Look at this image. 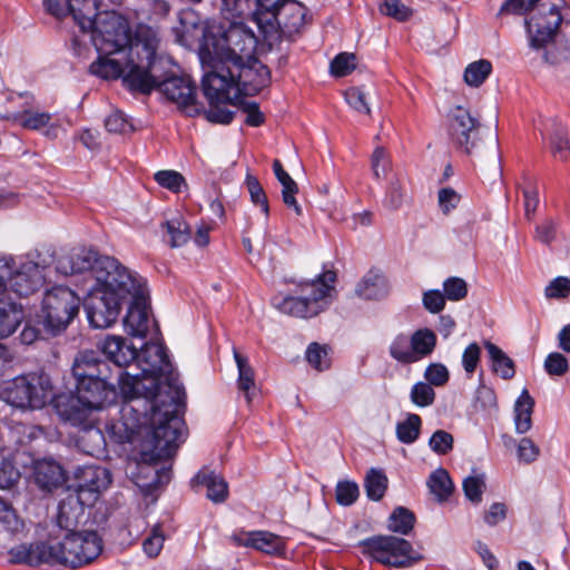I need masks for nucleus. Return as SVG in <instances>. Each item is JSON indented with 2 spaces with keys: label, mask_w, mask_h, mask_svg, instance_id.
I'll return each mask as SVG.
<instances>
[{
  "label": "nucleus",
  "mask_w": 570,
  "mask_h": 570,
  "mask_svg": "<svg viewBox=\"0 0 570 570\" xmlns=\"http://www.w3.org/2000/svg\"><path fill=\"white\" fill-rule=\"evenodd\" d=\"M79 308L80 298L72 289L55 286L46 291L38 316L46 331L56 335L69 326Z\"/></svg>",
  "instance_id": "nucleus-10"
},
{
  "label": "nucleus",
  "mask_w": 570,
  "mask_h": 570,
  "mask_svg": "<svg viewBox=\"0 0 570 570\" xmlns=\"http://www.w3.org/2000/svg\"><path fill=\"white\" fill-rule=\"evenodd\" d=\"M492 71L489 60L480 59L469 63L464 70V81L471 87L481 86Z\"/></svg>",
  "instance_id": "nucleus-45"
},
{
  "label": "nucleus",
  "mask_w": 570,
  "mask_h": 570,
  "mask_svg": "<svg viewBox=\"0 0 570 570\" xmlns=\"http://www.w3.org/2000/svg\"><path fill=\"white\" fill-rule=\"evenodd\" d=\"M387 488V478L381 471L376 469H372L368 471L365 479V489L367 497L371 500H380L384 495Z\"/></svg>",
  "instance_id": "nucleus-48"
},
{
  "label": "nucleus",
  "mask_w": 570,
  "mask_h": 570,
  "mask_svg": "<svg viewBox=\"0 0 570 570\" xmlns=\"http://www.w3.org/2000/svg\"><path fill=\"white\" fill-rule=\"evenodd\" d=\"M273 170L277 180L282 185V198L284 204L292 208L296 215H302V207L296 200V194L298 193V186L296 181L284 170L282 163L278 159L273 161Z\"/></svg>",
  "instance_id": "nucleus-34"
},
{
  "label": "nucleus",
  "mask_w": 570,
  "mask_h": 570,
  "mask_svg": "<svg viewBox=\"0 0 570 570\" xmlns=\"http://www.w3.org/2000/svg\"><path fill=\"white\" fill-rule=\"evenodd\" d=\"M154 178L159 186L173 193H181L187 189L186 179L176 170H159Z\"/></svg>",
  "instance_id": "nucleus-49"
},
{
  "label": "nucleus",
  "mask_w": 570,
  "mask_h": 570,
  "mask_svg": "<svg viewBox=\"0 0 570 570\" xmlns=\"http://www.w3.org/2000/svg\"><path fill=\"white\" fill-rule=\"evenodd\" d=\"M463 491L469 501L479 504L485 490L484 473L471 474L463 480Z\"/></svg>",
  "instance_id": "nucleus-50"
},
{
  "label": "nucleus",
  "mask_w": 570,
  "mask_h": 570,
  "mask_svg": "<svg viewBox=\"0 0 570 570\" xmlns=\"http://www.w3.org/2000/svg\"><path fill=\"white\" fill-rule=\"evenodd\" d=\"M336 274L325 271L312 281H302L296 284L295 294L275 296L273 306L282 314L312 318L326 311L335 297Z\"/></svg>",
  "instance_id": "nucleus-5"
},
{
  "label": "nucleus",
  "mask_w": 570,
  "mask_h": 570,
  "mask_svg": "<svg viewBox=\"0 0 570 570\" xmlns=\"http://www.w3.org/2000/svg\"><path fill=\"white\" fill-rule=\"evenodd\" d=\"M361 547L372 560L395 568L410 567L422 559L407 540L395 535H374L363 540Z\"/></svg>",
  "instance_id": "nucleus-12"
},
{
  "label": "nucleus",
  "mask_w": 570,
  "mask_h": 570,
  "mask_svg": "<svg viewBox=\"0 0 570 570\" xmlns=\"http://www.w3.org/2000/svg\"><path fill=\"white\" fill-rule=\"evenodd\" d=\"M533 407L534 400L524 389L514 404V425L518 433L524 434L531 429Z\"/></svg>",
  "instance_id": "nucleus-38"
},
{
  "label": "nucleus",
  "mask_w": 570,
  "mask_h": 570,
  "mask_svg": "<svg viewBox=\"0 0 570 570\" xmlns=\"http://www.w3.org/2000/svg\"><path fill=\"white\" fill-rule=\"evenodd\" d=\"M453 436L444 430L435 431L429 440L430 449L439 454L444 455L453 449Z\"/></svg>",
  "instance_id": "nucleus-59"
},
{
  "label": "nucleus",
  "mask_w": 570,
  "mask_h": 570,
  "mask_svg": "<svg viewBox=\"0 0 570 570\" xmlns=\"http://www.w3.org/2000/svg\"><path fill=\"white\" fill-rule=\"evenodd\" d=\"M180 29L177 30L176 36H200L204 35V27L208 23H217V20H207L202 22L197 12L193 9L183 10L179 13Z\"/></svg>",
  "instance_id": "nucleus-41"
},
{
  "label": "nucleus",
  "mask_w": 570,
  "mask_h": 570,
  "mask_svg": "<svg viewBox=\"0 0 570 570\" xmlns=\"http://www.w3.org/2000/svg\"><path fill=\"white\" fill-rule=\"evenodd\" d=\"M422 420L417 414H409L406 420L396 424V436L400 442L405 444L414 443L419 435Z\"/></svg>",
  "instance_id": "nucleus-44"
},
{
  "label": "nucleus",
  "mask_w": 570,
  "mask_h": 570,
  "mask_svg": "<svg viewBox=\"0 0 570 570\" xmlns=\"http://www.w3.org/2000/svg\"><path fill=\"white\" fill-rule=\"evenodd\" d=\"M409 343L410 333L400 332L396 335H394L389 345L390 357L401 365L412 364Z\"/></svg>",
  "instance_id": "nucleus-42"
},
{
  "label": "nucleus",
  "mask_w": 570,
  "mask_h": 570,
  "mask_svg": "<svg viewBox=\"0 0 570 570\" xmlns=\"http://www.w3.org/2000/svg\"><path fill=\"white\" fill-rule=\"evenodd\" d=\"M9 261L10 272L6 275L7 289L18 296H29L45 282V272L55 262V253L49 247L35 248L18 257L1 256Z\"/></svg>",
  "instance_id": "nucleus-7"
},
{
  "label": "nucleus",
  "mask_w": 570,
  "mask_h": 570,
  "mask_svg": "<svg viewBox=\"0 0 570 570\" xmlns=\"http://www.w3.org/2000/svg\"><path fill=\"white\" fill-rule=\"evenodd\" d=\"M76 492L83 502L91 505L97 501L101 491L106 490L111 483V475L106 468L102 466H82L78 469Z\"/></svg>",
  "instance_id": "nucleus-17"
},
{
  "label": "nucleus",
  "mask_w": 570,
  "mask_h": 570,
  "mask_svg": "<svg viewBox=\"0 0 570 570\" xmlns=\"http://www.w3.org/2000/svg\"><path fill=\"white\" fill-rule=\"evenodd\" d=\"M233 539L239 546L252 547L267 554H281L285 550L284 539L268 531L244 532Z\"/></svg>",
  "instance_id": "nucleus-25"
},
{
  "label": "nucleus",
  "mask_w": 570,
  "mask_h": 570,
  "mask_svg": "<svg viewBox=\"0 0 570 570\" xmlns=\"http://www.w3.org/2000/svg\"><path fill=\"white\" fill-rule=\"evenodd\" d=\"M357 66V58L351 52L338 53L330 65L331 73L335 77H345L350 75Z\"/></svg>",
  "instance_id": "nucleus-54"
},
{
  "label": "nucleus",
  "mask_w": 570,
  "mask_h": 570,
  "mask_svg": "<svg viewBox=\"0 0 570 570\" xmlns=\"http://www.w3.org/2000/svg\"><path fill=\"white\" fill-rule=\"evenodd\" d=\"M94 276L95 284L88 288L87 317L92 327L107 328L117 321L121 304L128 298L130 269L114 257H105L98 262Z\"/></svg>",
  "instance_id": "nucleus-4"
},
{
  "label": "nucleus",
  "mask_w": 570,
  "mask_h": 570,
  "mask_svg": "<svg viewBox=\"0 0 570 570\" xmlns=\"http://www.w3.org/2000/svg\"><path fill=\"white\" fill-rule=\"evenodd\" d=\"M492 363V370L503 380H510L515 374L514 362L495 344H484Z\"/></svg>",
  "instance_id": "nucleus-40"
},
{
  "label": "nucleus",
  "mask_w": 570,
  "mask_h": 570,
  "mask_svg": "<svg viewBox=\"0 0 570 570\" xmlns=\"http://www.w3.org/2000/svg\"><path fill=\"white\" fill-rule=\"evenodd\" d=\"M450 136L456 147L466 155L482 154L484 146L482 126L468 109L461 106L452 110Z\"/></svg>",
  "instance_id": "nucleus-14"
},
{
  "label": "nucleus",
  "mask_w": 570,
  "mask_h": 570,
  "mask_svg": "<svg viewBox=\"0 0 570 570\" xmlns=\"http://www.w3.org/2000/svg\"><path fill=\"white\" fill-rule=\"evenodd\" d=\"M98 58L89 70L102 79H119L126 88L149 94L158 88L186 115L195 116L200 108L196 101L195 85L185 77L167 76L168 63L156 51L158 38H90Z\"/></svg>",
  "instance_id": "nucleus-2"
},
{
  "label": "nucleus",
  "mask_w": 570,
  "mask_h": 570,
  "mask_svg": "<svg viewBox=\"0 0 570 570\" xmlns=\"http://www.w3.org/2000/svg\"><path fill=\"white\" fill-rule=\"evenodd\" d=\"M550 149L554 158L566 161L570 158V139L566 128L558 126L551 138Z\"/></svg>",
  "instance_id": "nucleus-47"
},
{
  "label": "nucleus",
  "mask_w": 570,
  "mask_h": 570,
  "mask_svg": "<svg viewBox=\"0 0 570 570\" xmlns=\"http://www.w3.org/2000/svg\"><path fill=\"white\" fill-rule=\"evenodd\" d=\"M449 377L446 366L441 363H432L424 371L425 383L431 386H443L448 383Z\"/></svg>",
  "instance_id": "nucleus-64"
},
{
  "label": "nucleus",
  "mask_w": 570,
  "mask_h": 570,
  "mask_svg": "<svg viewBox=\"0 0 570 570\" xmlns=\"http://www.w3.org/2000/svg\"><path fill=\"white\" fill-rule=\"evenodd\" d=\"M108 364L98 360L94 352L79 353L72 364V374L77 384L87 381H108Z\"/></svg>",
  "instance_id": "nucleus-24"
},
{
  "label": "nucleus",
  "mask_w": 570,
  "mask_h": 570,
  "mask_svg": "<svg viewBox=\"0 0 570 570\" xmlns=\"http://www.w3.org/2000/svg\"><path fill=\"white\" fill-rule=\"evenodd\" d=\"M285 0H256V10L248 22L256 26L262 36H273L277 27V10Z\"/></svg>",
  "instance_id": "nucleus-27"
},
{
  "label": "nucleus",
  "mask_w": 570,
  "mask_h": 570,
  "mask_svg": "<svg viewBox=\"0 0 570 570\" xmlns=\"http://www.w3.org/2000/svg\"><path fill=\"white\" fill-rule=\"evenodd\" d=\"M105 127L109 132L125 135L134 130L129 118L120 110L112 111L105 119Z\"/></svg>",
  "instance_id": "nucleus-57"
},
{
  "label": "nucleus",
  "mask_w": 570,
  "mask_h": 570,
  "mask_svg": "<svg viewBox=\"0 0 570 570\" xmlns=\"http://www.w3.org/2000/svg\"><path fill=\"white\" fill-rule=\"evenodd\" d=\"M27 532L24 520L16 509L0 498V535L3 540H19Z\"/></svg>",
  "instance_id": "nucleus-30"
},
{
  "label": "nucleus",
  "mask_w": 570,
  "mask_h": 570,
  "mask_svg": "<svg viewBox=\"0 0 570 570\" xmlns=\"http://www.w3.org/2000/svg\"><path fill=\"white\" fill-rule=\"evenodd\" d=\"M445 298L456 302L463 299L468 294V286L464 279L449 277L443 283Z\"/></svg>",
  "instance_id": "nucleus-62"
},
{
  "label": "nucleus",
  "mask_w": 570,
  "mask_h": 570,
  "mask_svg": "<svg viewBox=\"0 0 570 570\" xmlns=\"http://www.w3.org/2000/svg\"><path fill=\"white\" fill-rule=\"evenodd\" d=\"M20 479V472L11 460L0 455V490L11 489Z\"/></svg>",
  "instance_id": "nucleus-58"
},
{
  "label": "nucleus",
  "mask_w": 570,
  "mask_h": 570,
  "mask_svg": "<svg viewBox=\"0 0 570 570\" xmlns=\"http://www.w3.org/2000/svg\"><path fill=\"white\" fill-rule=\"evenodd\" d=\"M390 285L377 269L368 271L355 286V294L363 299L376 301L387 296Z\"/></svg>",
  "instance_id": "nucleus-29"
},
{
  "label": "nucleus",
  "mask_w": 570,
  "mask_h": 570,
  "mask_svg": "<svg viewBox=\"0 0 570 570\" xmlns=\"http://www.w3.org/2000/svg\"><path fill=\"white\" fill-rule=\"evenodd\" d=\"M566 23L560 9L551 2H542L524 19L529 36H556Z\"/></svg>",
  "instance_id": "nucleus-18"
},
{
  "label": "nucleus",
  "mask_w": 570,
  "mask_h": 570,
  "mask_svg": "<svg viewBox=\"0 0 570 570\" xmlns=\"http://www.w3.org/2000/svg\"><path fill=\"white\" fill-rule=\"evenodd\" d=\"M248 194L250 196V200L255 206H259L261 210L264 213L266 217L269 216V204L266 196V193L258 181V179L252 175L246 176L245 180Z\"/></svg>",
  "instance_id": "nucleus-52"
},
{
  "label": "nucleus",
  "mask_w": 570,
  "mask_h": 570,
  "mask_svg": "<svg viewBox=\"0 0 570 570\" xmlns=\"http://www.w3.org/2000/svg\"><path fill=\"white\" fill-rule=\"evenodd\" d=\"M250 7L252 0H222V18L205 26L203 36H255L244 20Z\"/></svg>",
  "instance_id": "nucleus-15"
},
{
  "label": "nucleus",
  "mask_w": 570,
  "mask_h": 570,
  "mask_svg": "<svg viewBox=\"0 0 570 570\" xmlns=\"http://www.w3.org/2000/svg\"><path fill=\"white\" fill-rule=\"evenodd\" d=\"M50 546L52 563L70 568L91 563L102 551V541L95 531L66 533L62 541Z\"/></svg>",
  "instance_id": "nucleus-11"
},
{
  "label": "nucleus",
  "mask_w": 570,
  "mask_h": 570,
  "mask_svg": "<svg viewBox=\"0 0 570 570\" xmlns=\"http://www.w3.org/2000/svg\"><path fill=\"white\" fill-rule=\"evenodd\" d=\"M109 416L110 413H108V415H91L90 419L87 420L85 423L75 425L76 428H78V431L75 435L76 444L80 451L91 456H98L105 452L106 436L100 426L102 421H105L104 429L108 438L111 441L119 443L117 440L111 438V435H109L106 425L112 422H121L120 409H117L116 414L112 415V417L109 419ZM138 423L141 426V433H137V435H135L132 440H127V442L136 444V446L139 449L141 460L145 462H155L161 459L169 458L170 455H155L149 459L147 458V455H144V445L145 441L148 438L146 428L150 429L151 423L148 420L142 419L141 414H138ZM122 443H126V441H124Z\"/></svg>",
  "instance_id": "nucleus-9"
},
{
  "label": "nucleus",
  "mask_w": 570,
  "mask_h": 570,
  "mask_svg": "<svg viewBox=\"0 0 570 570\" xmlns=\"http://www.w3.org/2000/svg\"><path fill=\"white\" fill-rule=\"evenodd\" d=\"M547 298L561 299L570 295V278L558 276L553 278L544 288Z\"/></svg>",
  "instance_id": "nucleus-61"
},
{
  "label": "nucleus",
  "mask_w": 570,
  "mask_h": 570,
  "mask_svg": "<svg viewBox=\"0 0 570 570\" xmlns=\"http://www.w3.org/2000/svg\"><path fill=\"white\" fill-rule=\"evenodd\" d=\"M22 318L23 312L20 305L10 299L0 298V338L13 334Z\"/></svg>",
  "instance_id": "nucleus-35"
},
{
  "label": "nucleus",
  "mask_w": 570,
  "mask_h": 570,
  "mask_svg": "<svg viewBox=\"0 0 570 570\" xmlns=\"http://www.w3.org/2000/svg\"><path fill=\"white\" fill-rule=\"evenodd\" d=\"M405 198V189L399 179L392 180L386 189L383 204L386 208L395 210L399 209Z\"/></svg>",
  "instance_id": "nucleus-60"
},
{
  "label": "nucleus",
  "mask_w": 570,
  "mask_h": 570,
  "mask_svg": "<svg viewBox=\"0 0 570 570\" xmlns=\"http://www.w3.org/2000/svg\"><path fill=\"white\" fill-rule=\"evenodd\" d=\"M428 488L430 492L434 495L435 500L440 503L448 501V499L451 497L454 485L451 480V476L449 472L443 469L439 468L434 470L428 481H426Z\"/></svg>",
  "instance_id": "nucleus-39"
},
{
  "label": "nucleus",
  "mask_w": 570,
  "mask_h": 570,
  "mask_svg": "<svg viewBox=\"0 0 570 570\" xmlns=\"http://www.w3.org/2000/svg\"><path fill=\"white\" fill-rule=\"evenodd\" d=\"M233 355L238 370L237 387L244 393L247 404H250L258 393L254 368L248 358L239 354L235 347L233 348Z\"/></svg>",
  "instance_id": "nucleus-33"
},
{
  "label": "nucleus",
  "mask_w": 570,
  "mask_h": 570,
  "mask_svg": "<svg viewBox=\"0 0 570 570\" xmlns=\"http://www.w3.org/2000/svg\"><path fill=\"white\" fill-rule=\"evenodd\" d=\"M208 110L205 111L206 119L210 122L227 125L233 120L234 112L227 109L226 107H222L220 104H230L236 105L237 101L229 100H210Z\"/></svg>",
  "instance_id": "nucleus-51"
},
{
  "label": "nucleus",
  "mask_w": 570,
  "mask_h": 570,
  "mask_svg": "<svg viewBox=\"0 0 570 570\" xmlns=\"http://www.w3.org/2000/svg\"><path fill=\"white\" fill-rule=\"evenodd\" d=\"M116 397L115 386L108 381H87L76 384V393H61L55 399V409L61 420L79 425L91 415H107L105 407Z\"/></svg>",
  "instance_id": "nucleus-6"
},
{
  "label": "nucleus",
  "mask_w": 570,
  "mask_h": 570,
  "mask_svg": "<svg viewBox=\"0 0 570 570\" xmlns=\"http://www.w3.org/2000/svg\"><path fill=\"white\" fill-rule=\"evenodd\" d=\"M194 480L207 489L206 495L210 501L222 503L227 499L228 485L226 481L215 472L202 470L196 474Z\"/></svg>",
  "instance_id": "nucleus-36"
},
{
  "label": "nucleus",
  "mask_w": 570,
  "mask_h": 570,
  "mask_svg": "<svg viewBox=\"0 0 570 570\" xmlns=\"http://www.w3.org/2000/svg\"><path fill=\"white\" fill-rule=\"evenodd\" d=\"M187 45L190 38H176ZM206 70L203 92L210 100L238 101L254 96L271 83V71L261 58L273 49L269 38H191Z\"/></svg>",
  "instance_id": "nucleus-3"
},
{
  "label": "nucleus",
  "mask_w": 570,
  "mask_h": 570,
  "mask_svg": "<svg viewBox=\"0 0 570 570\" xmlns=\"http://www.w3.org/2000/svg\"><path fill=\"white\" fill-rule=\"evenodd\" d=\"M33 474L36 483L46 490H52L65 481L61 465L52 459H42L35 462Z\"/></svg>",
  "instance_id": "nucleus-31"
},
{
  "label": "nucleus",
  "mask_w": 570,
  "mask_h": 570,
  "mask_svg": "<svg viewBox=\"0 0 570 570\" xmlns=\"http://www.w3.org/2000/svg\"><path fill=\"white\" fill-rule=\"evenodd\" d=\"M568 368L567 357L559 352L550 353L544 360V370L551 376H562L568 372Z\"/></svg>",
  "instance_id": "nucleus-63"
},
{
  "label": "nucleus",
  "mask_w": 570,
  "mask_h": 570,
  "mask_svg": "<svg viewBox=\"0 0 570 570\" xmlns=\"http://www.w3.org/2000/svg\"><path fill=\"white\" fill-rule=\"evenodd\" d=\"M306 360L317 371L327 370L331 365L328 352L325 346L318 343H311L306 351Z\"/></svg>",
  "instance_id": "nucleus-56"
},
{
  "label": "nucleus",
  "mask_w": 570,
  "mask_h": 570,
  "mask_svg": "<svg viewBox=\"0 0 570 570\" xmlns=\"http://www.w3.org/2000/svg\"><path fill=\"white\" fill-rule=\"evenodd\" d=\"M98 347L109 361L119 367L128 366L132 362L137 363L139 354L137 347L122 336H107L98 344Z\"/></svg>",
  "instance_id": "nucleus-23"
},
{
  "label": "nucleus",
  "mask_w": 570,
  "mask_h": 570,
  "mask_svg": "<svg viewBox=\"0 0 570 570\" xmlns=\"http://www.w3.org/2000/svg\"><path fill=\"white\" fill-rule=\"evenodd\" d=\"M0 399L12 407L35 411L55 402L56 396L51 377L39 371L4 381L0 386Z\"/></svg>",
  "instance_id": "nucleus-8"
},
{
  "label": "nucleus",
  "mask_w": 570,
  "mask_h": 570,
  "mask_svg": "<svg viewBox=\"0 0 570 570\" xmlns=\"http://www.w3.org/2000/svg\"><path fill=\"white\" fill-rule=\"evenodd\" d=\"M71 0H43L46 10L58 19L70 17L75 23L82 28L86 11L81 3L73 6Z\"/></svg>",
  "instance_id": "nucleus-37"
},
{
  "label": "nucleus",
  "mask_w": 570,
  "mask_h": 570,
  "mask_svg": "<svg viewBox=\"0 0 570 570\" xmlns=\"http://www.w3.org/2000/svg\"><path fill=\"white\" fill-rule=\"evenodd\" d=\"M410 400L419 407L431 406L435 401V391L430 384L417 382L411 389Z\"/></svg>",
  "instance_id": "nucleus-55"
},
{
  "label": "nucleus",
  "mask_w": 570,
  "mask_h": 570,
  "mask_svg": "<svg viewBox=\"0 0 570 570\" xmlns=\"http://www.w3.org/2000/svg\"><path fill=\"white\" fill-rule=\"evenodd\" d=\"M530 48L550 65H558L570 56L567 38H530Z\"/></svg>",
  "instance_id": "nucleus-28"
},
{
  "label": "nucleus",
  "mask_w": 570,
  "mask_h": 570,
  "mask_svg": "<svg viewBox=\"0 0 570 570\" xmlns=\"http://www.w3.org/2000/svg\"><path fill=\"white\" fill-rule=\"evenodd\" d=\"M101 259L102 257H97V254L91 249L75 248L58 259L56 268L62 275L88 273L87 279L95 284L94 271Z\"/></svg>",
  "instance_id": "nucleus-19"
},
{
  "label": "nucleus",
  "mask_w": 570,
  "mask_h": 570,
  "mask_svg": "<svg viewBox=\"0 0 570 570\" xmlns=\"http://www.w3.org/2000/svg\"><path fill=\"white\" fill-rule=\"evenodd\" d=\"M87 505L89 507L91 504L83 502V499L76 492L69 493L58 505L56 517L57 527L66 531V533L76 531V528L83 518L85 507Z\"/></svg>",
  "instance_id": "nucleus-22"
},
{
  "label": "nucleus",
  "mask_w": 570,
  "mask_h": 570,
  "mask_svg": "<svg viewBox=\"0 0 570 570\" xmlns=\"http://www.w3.org/2000/svg\"><path fill=\"white\" fill-rule=\"evenodd\" d=\"M7 101L14 102L18 110H6V112L0 114L1 120L11 121L29 130H40L51 120L49 112L32 109L35 98L28 92L10 94Z\"/></svg>",
  "instance_id": "nucleus-16"
},
{
  "label": "nucleus",
  "mask_w": 570,
  "mask_h": 570,
  "mask_svg": "<svg viewBox=\"0 0 570 570\" xmlns=\"http://www.w3.org/2000/svg\"><path fill=\"white\" fill-rule=\"evenodd\" d=\"M129 303L128 312L124 318L125 331L134 337H146L149 325V291L144 277L130 271V282H127Z\"/></svg>",
  "instance_id": "nucleus-13"
},
{
  "label": "nucleus",
  "mask_w": 570,
  "mask_h": 570,
  "mask_svg": "<svg viewBox=\"0 0 570 570\" xmlns=\"http://www.w3.org/2000/svg\"><path fill=\"white\" fill-rule=\"evenodd\" d=\"M540 1L541 0H505L499 10V16L503 18L510 14L521 16L532 12L542 3Z\"/></svg>",
  "instance_id": "nucleus-53"
},
{
  "label": "nucleus",
  "mask_w": 570,
  "mask_h": 570,
  "mask_svg": "<svg viewBox=\"0 0 570 570\" xmlns=\"http://www.w3.org/2000/svg\"><path fill=\"white\" fill-rule=\"evenodd\" d=\"M415 522L414 514L403 507H397L389 518L387 527L392 532L407 534L413 529Z\"/></svg>",
  "instance_id": "nucleus-43"
},
{
  "label": "nucleus",
  "mask_w": 570,
  "mask_h": 570,
  "mask_svg": "<svg viewBox=\"0 0 570 570\" xmlns=\"http://www.w3.org/2000/svg\"><path fill=\"white\" fill-rule=\"evenodd\" d=\"M307 9L295 0H285L277 10V27L274 33L281 31V36H293L303 31L306 24Z\"/></svg>",
  "instance_id": "nucleus-21"
},
{
  "label": "nucleus",
  "mask_w": 570,
  "mask_h": 570,
  "mask_svg": "<svg viewBox=\"0 0 570 570\" xmlns=\"http://www.w3.org/2000/svg\"><path fill=\"white\" fill-rule=\"evenodd\" d=\"M135 373L124 372L118 385L125 401L120 406L121 422L106 425L118 442L132 440L141 433L138 414L151 423L147 429L144 455H173L184 441L185 423L179 413L185 391L165 347L160 343H146L138 354Z\"/></svg>",
  "instance_id": "nucleus-1"
},
{
  "label": "nucleus",
  "mask_w": 570,
  "mask_h": 570,
  "mask_svg": "<svg viewBox=\"0 0 570 570\" xmlns=\"http://www.w3.org/2000/svg\"><path fill=\"white\" fill-rule=\"evenodd\" d=\"M436 342L438 337L430 328H419L410 333L409 348L412 364L430 356L436 346Z\"/></svg>",
  "instance_id": "nucleus-32"
},
{
  "label": "nucleus",
  "mask_w": 570,
  "mask_h": 570,
  "mask_svg": "<svg viewBox=\"0 0 570 570\" xmlns=\"http://www.w3.org/2000/svg\"><path fill=\"white\" fill-rule=\"evenodd\" d=\"M165 226L170 236L171 247L183 246L190 239V227L183 218L176 217L167 220Z\"/></svg>",
  "instance_id": "nucleus-46"
},
{
  "label": "nucleus",
  "mask_w": 570,
  "mask_h": 570,
  "mask_svg": "<svg viewBox=\"0 0 570 570\" xmlns=\"http://www.w3.org/2000/svg\"><path fill=\"white\" fill-rule=\"evenodd\" d=\"M89 20L90 26L80 28L81 32L91 31L95 36H132L128 20L115 11L97 13L96 9Z\"/></svg>",
  "instance_id": "nucleus-20"
},
{
  "label": "nucleus",
  "mask_w": 570,
  "mask_h": 570,
  "mask_svg": "<svg viewBox=\"0 0 570 570\" xmlns=\"http://www.w3.org/2000/svg\"><path fill=\"white\" fill-rule=\"evenodd\" d=\"M8 553L10 561L13 563H26L29 566L53 564L51 546L43 542L19 544L9 549Z\"/></svg>",
  "instance_id": "nucleus-26"
}]
</instances>
